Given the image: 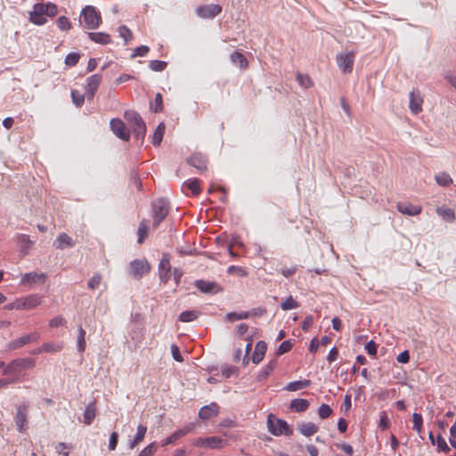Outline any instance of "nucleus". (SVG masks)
I'll return each instance as SVG.
<instances>
[{
	"label": "nucleus",
	"mask_w": 456,
	"mask_h": 456,
	"mask_svg": "<svg viewBox=\"0 0 456 456\" xmlns=\"http://www.w3.org/2000/svg\"><path fill=\"white\" fill-rule=\"evenodd\" d=\"M354 57V52L342 53L337 55L336 61L338 67L344 74L351 73L353 71Z\"/></svg>",
	"instance_id": "8"
},
{
	"label": "nucleus",
	"mask_w": 456,
	"mask_h": 456,
	"mask_svg": "<svg viewBox=\"0 0 456 456\" xmlns=\"http://www.w3.org/2000/svg\"><path fill=\"white\" fill-rule=\"evenodd\" d=\"M309 405H310V403H309L308 400L302 399V398H297V399H293L290 402L289 407L291 410L295 411L296 412H304L308 409Z\"/></svg>",
	"instance_id": "29"
},
{
	"label": "nucleus",
	"mask_w": 456,
	"mask_h": 456,
	"mask_svg": "<svg viewBox=\"0 0 456 456\" xmlns=\"http://www.w3.org/2000/svg\"><path fill=\"white\" fill-rule=\"evenodd\" d=\"M250 316L249 312H241V313H228L225 316L226 320L229 322H234L238 320H245Z\"/></svg>",
	"instance_id": "43"
},
{
	"label": "nucleus",
	"mask_w": 456,
	"mask_h": 456,
	"mask_svg": "<svg viewBox=\"0 0 456 456\" xmlns=\"http://www.w3.org/2000/svg\"><path fill=\"white\" fill-rule=\"evenodd\" d=\"M171 353H172L173 358L176 362H182L183 361V356L180 354L179 347L176 345L173 344L171 346Z\"/></svg>",
	"instance_id": "63"
},
{
	"label": "nucleus",
	"mask_w": 456,
	"mask_h": 456,
	"mask_svg": "<svg viewBox=\"0 0 456 456\" xmlns=\"http://www.w3.org/2000/svg\"><path fill=\"white\" fill-rule=\"evenodd\" d=\"M165 128L166 127H165L164 123H160L155 129V132H154V134L152 135V139H151V143L154 146H159L161 143L163 135L165 133Z\"/></svg>",
	"instance_id": "34"
},
{
	"label": "nucleus",
	"mask_w": 456,
	"mask_h": 456,
	"mask_svg": "<svg viewBox=\"0 0 456 456\" xmlns=\"http://www.w3.org/2000/svg\"><path fill=\"white\" fill-rule=\"evenodd\" d=\"M102 77L100 74H94L87 77L86 91L89 99H93L101 82Z\"/></svg>",
	"instance_id": "17"
},
{
	"label": "nucleus",
	"mask_w": 456,
	"mask_h": 456,
	"mask_svg": "<svg viewBox=\"0 0 456 456\" xmlns=\"http://www.w3.org/2000/svg\"><path fill=\"white\" fill-rule=\"evenodd\" d=\"M151 271V265L146 260L135 259L130 263L129 273L136 280H140Z\"/></svg>",
	"instance_id": "9"
},
{
	"label": "nucleus",
	"mask_w": 456,
	"mask_h": 456,
	"mask_svg": "<svg viewBox=\"0 0 456 456\" xmlns=\"http://www.w3.org/2000/svg\"><path fill=\"white\" fill-rule=\"evenodd\" d=\"M29 20L36 25L46 23L47 19L44 12L43 3H37L33 6V11L29 13Z\"/></svg>",
	"instance_id": "15"
},
{
	"label": "nucleus",
	"mask_w": 456,
	"mask_h": 456,
	"mask_svg": "<svg viewBox=\"0 0 456 456\" xmlns=\"http://www.w3.org/2000/svg\"><path fill=\"white\" fill-rule=\"evenodd\" d=\"M153 228H157L169 213V202L164 198H159L152 201Z\"/></svg>",
	"instance_id": "4"
},
{
	"label": "nucleus",
	"mask_w": 456,
	"mask_h": 456,
	"mask_svg": "<svg viewBox=\"0 0 456 456\" xmlns=\"http://www.w3.org/2000/svg\"><path fill=\"white\" fill-rule=\"evenodd\" d=\"M118 434L117 432H112L110 436L109 441V450L114 451L118 445Z\"/></svg>",
	"instance_id": "60"
},
{
	"label": "nucleus",
	"mask_w": 456,
	"mask_h": 456,
	"mask_svg": "<svg viewBox=\"0 0 456 456\" xmlns=\"http://www.w3.org/2000/svg\"><path fill=\"white\" fill-rule=\"evenodd\" d=\"M147 432V427L144 426V425H142L140 424L138 427H137V431H136V434L133 439V441L130 442L129 444V448L130 449H133L139 443H141L144 436H145V434Z\"/></svg>",
	"instance_id": "32"
},
{
	"label": "nucleus",
	"mask_w": 456,
	"mask_h": 456,
	"mask_svg": "<svg viewBox=\"0 0 456 456\" xmlns=\"http://www.w3.org/2000/svg\"><path fill=\"white\" fill-rule=\"evenodd\" d=\"M227 444V441L218 436L199 437L193 440L192 445L210 449H221Z\"/></svg>",
	"instance_id": "7"
},
{
	"label": "nucleus",
	"mask_w": 456,
	"mask_h": 456,
	"mask_svg": "<svg viewBox=\"0 0 456 456\" xmlns=\"http://www.w3.org/2000/svg\"><path fill=\"white\" fill-rule=\"evenodd\" d=\"M167 66V63L163 61L153 60L149 63V68L153 71H163Z\"/></svg>",
	"instance_id": "49"
},
{
	"label": "nucleus",
	"mask_w": 456,
	"mask_h": 456,
	"mask_svg": "<svg viewBox=\"0 0 456 456\" xmlns=\"http://www.w3.org/2000/svg\"><path fill=\"white\" fill-rule=\"evenodd\" d=\"M377 348H378V346H377V344L373 340L369 341L365 345V350L371 356H376V354H377Z\"/></svg>",
	"instance_id": "62"
},
{
	"label": "nucleus",
	"mask_w": 456,
	"mask_h": 456,
	"mask_svg": "<svg viewBox=\"0 0 456 456\" xmlns=\"http://www.w3.org/2000/svg\"><path fill=\"white\" fill-rule=\"evenodd\" d=\"M88 37L90 40L100 45H108L110 43V37L109 34L104 32H88Z\"/></svg>",
	"instance_id": "27"
},
{
	"label": "nucleus",
	"mask_w": 456,
	"mask_h": 456,
	"mask_svg": "<svg viewBox=\"0 0 456 456\" xmlns=\"http://www.w3.org/2000/svg\"><path fill=\"white\" fill-rule=\"evenodd\" d=\"M436 442H437V449H438V451H441V452H443L444 453H448L451 451V449L448 446L447 443L445 442V440L440 435L437 436Z\"/></svg>",
	"instance_id": "57"
},
{
	"label": "nucleus",
	"mask_w": 456,
	"mask_h": 456,
	"mask_svg": "<svg viewBox=\"0 0 456 456\" xmlns=\"http://www.w3.org/2000/svg\"><path fill=\"white\" fill-rule=\"evenodd\" d=\"M267 426L269 432L273 436H291L293 434V429L285 420L275 419L273 414L268 415Z\"/></svg>",
	"instance_id": "5"
},
{
	"label": "nucleus",
	"mask_w": 456,
	"mask_h": 456,
	"mask_svg": "<svg viewBox=\"0 0 456 456\" xmlns=\"http://www.w3.org/2000/svg\"><path fill=\"white\" fill-rule=\"evenodd\" d=\"M26 309H33L41 303V299L37 295H30L23 298Z\"/></svg>",
	"instance_id": "40"
},
{
	"label": "nucleus",
	"mask_w": 456,
	"mask_h": 456,
	"mask_svg": "<svg viewBox=\"0 0 456 456\" xmlns=\"http://www.w3.org/2000/svg\"><path fill=\"white\" fill-rule=\"evenodd\" d=\"M156 451V443H151L149 445H147L143 450H142L138 456H152Z\"/></svg>",
	"instance_id": "56"
},
{
	"label": "nucleus",
	"mask_w": 456,
	"mask_h": 456,
	"mask_svg": "<svg viewBox=\"0 0 456 456\" xmlns=\"http://www.w3.org/2000/svg\"><path fill=\"white\" fill-rule=\"evenodd\" d=\"M182 190L183 191L189 190L193 196H197L201 191L200 181L197 178L189 179L183 183Z\"/></svg>",
	"instance_id": "25"
},
{
	"label": "nucleus",
	"mask_w": 456,
	"mask_h": 456,
	"mask_svg": "<svg viewBox=\"0 0 456 456\" xmlns=\"http://www.w3.org/2000/svg\"><path fill=\"white\" fill-rule=\"evenodd\" d=\"M397 210L407 216H417L421 213L422 208L419 205L405 204L399 202L397 204Z\"/></svg>",
	"instance_id": "22"
},
{
	"label": "nucleus",
	"mask_w": 456,
	"mask_h": 456,
	"mask_svg": "<svg viewBox=\"0 0 456 456\" xmlns=\"http://www.w3.org/2000/svg\"><path fill=\"white\" fill-rule=\"evenodd\" d=\"M436 183L441 186H447L452 183V179L447 173H439L436 175Z\"/></svg>",
	"instance_id": "45"
},
{
	"label": "nucleus",
	"mask_w": 456,
	"mask_h": 456,
	"mask_svg": "<svg viewBox=\"0 0 456 456\" xmlns=\"http://www.w3.org/2000/svg\"><path fill=\"white\" fill-rule=\"evenodd\" d=\"M423 99L419 93L411 91L410 93V104L409 108L413 114H418L422 111Z\"/></svg>",
	"instance_id": "19"
},
{
	"label": "nucleus",
	"mask_w": 456,
	"mask_h": 456,
	"mask_svg": "<svg viewBox=\"0 0 456 456\" xmlns=\"http://www.w3.org/2000/svg\"><path fill=\"white\" fill-rule=\"evenodd\" d=\"M413 429L419 434L422 432L423 419L421 414L414 412L412 414Z\"/></svg>",
	"instance_id": "47"
},
{
	"label": "nucleus",
	"mask_w": 456,
	"mask_h": 456,
	"mask_svg": "<svg viewBox=\"0 0 456 456\" xmlns=\"http://www.w3.org/2000/svg\"><path fill=\"white\" fill-rule=\"evenodd\" d=\"M124 117L132 128L134 137L137 140H143L146 134V125L141 115L135 110H130L125 111Z\"/></svg>",
	"instance_id": "1"
},
{
	"label": "nucleus",
	"mask_w": 456,
	"mask_h": 456,
	"mask_svg": "<svg viewBox=\"0 0 456 456\" xmlns=\"http://www.w3.org/2000/svg\"><path fill=\"white\" fill-rule=\"evenodd\" d=\"M230 58L232 62L235 65H238L241 69H246L248 67V60L242 53L239 52H233Z\"/></svg>",
	"instance_id": "30"
},
{
	"label": "nucleus",
	"mask_w": 456,
	"mask_h": 456,
	"mask_svg": "<svg viewBox=\"0 0 456 456\" xmlns=\"http://www.w3.org/2000/svg\"><path fill=\"white\" fill-rule=\"evenodd\" d=\"M16 241L23 255H27L34 245V241L31 240L27 234H18L16 236Z\"/></svg>",
	"instance_id": "21"
},
{
	"label": "nucleus",
	"mask_w": 456,
	"mask_h": 456,
	"mask_svg": "<svg viewBox=\"0 0 456 456\" xmlns=\"http://www.w3.org/2000/svg\"><path fill=\"white\" fill-rule=\"evenodd\" d=\"M63 348L62 343H44L41 346V350H44L45 353H57L60 352Z\"/></svg>",
	"instance_id": "38"
},
{
	"label": "nucleus",
	"mask_w": 456,
	"mask_h": 456,
	"mask_svg": "<svg viewBox=\"0 0 456 456\" xmlns=\"http://www.w3.org/2000/svg\"><path fill=\"white\" fill-rule=\"evenodd\" d=\"M82 20L86 29H96L102 22L100 12L93 5H86L82 9L80 23H82Z\"/></svg>",
	"instance_id": "3"
},
{
	"label": "nucleus",
	"mask_w": 456,
	"mask_h": 456,
	"mask_svg": "<svg viewBox=\"0 0 456 456\" xmlns=\"http://www.w3.org/2000/svg\"><path fill=\"white\" fill-rule=\"evenodd\" d=\"M310 384H311V381L309 379L292 381V382H289L286 386V390L297 391V390L308 387L310 386Z\"/></svg>",
	"instance_id": "35"
},
{
	"label": "nucleus",
	"mask_w": 456,
	"mask_h": 456,
	"mask_svg": "<svg viewBox=\"0 0 456 456\" xmlns=\"http://www.w3.org/2000/svg\"><path fill=\"white\" fill-rule=\"evenodd\" d=\"M86 330L82 328V327H79L78 329V334H77V350L78 352L80 353H83L86 349Z\"/></svg>",
	"instance_id": "44"
},
{
	"label": "nucleus",
	"mask_w": 456,
	"mask_h": 456,
	"mask_svg": "<svg viewBox=\"0 0 456 456\" xmlns=\"http://www.w3.org/2000/svg\"><path fill=\"white\" fill-rule=\"evenodd\" d=\"M45 280V273H26L23 276L22 282H24V283L44 282Z\"/></svg>",
	"instance_id": "33"
},
{
	"label": "nucleus",
	"mask_w": 456,
	"mask_h": 456,
	"mask_svg": "<svg viewBox=\"0 0 456 456\" xmlns=\"http://www.w3.org/2000/svg\"><path fill=\"white\" fill-rule=\"evenodd\" d=\"M171 265L168 254H163L159 264V277L162 283L167 284L171 278Z\"/></svg>",
	"instance_id": "12"
},
{
	"label": "nucleus",
	"mask_w": 456,
	"mask_h": 456,
	"mask_svg": "<svg viewBox=\"0 0 456 456\" xmlns=\"http://www.w3.org/2000/svg\"><path fill=\"white\" fill-rule=\"evenodd\" d=\"M222 12V6L219 4H206L199 6L196 9V13L202 19H213Z\"/></svg>",
	"instance_id": "13"
},
{
	"label": "nucleus",
	"mask_w": 456,
	"mask_h": 456,
	"mask_svg": "<svg viewBox=\"0 0 456 456\" xmlns=\"http://www.w3.org/2000/svg\"><path fill=\"white\" fill-rule=\"evenodd\" d=\"M148 230H149V226H148L147 221L145 219H143L139 224L138 230H137V234H138L137 242L139 244H142L144 240L147 238Z\"/></svg>",
	"instance_id": "36"
},
{
	"label": "nucleus",
	"mask_w": 456,
	"mask_h": 456,
	"mask_svg": "<svg viewBox=\"0 0 456 456\" xmlns=\"http://www.w3.org/2000/svg\"><path fill=\"white\" fill-rule=\"evenodd\" d=\"M450 435L449 442L453 448H456V421L450 428Z\"/></svg>",
	"instance_id": "64"
},
{
	"label": "nucleus",
	"mask_w": 456,
	"mask_h": 456,
	"mask_svg": "<svg viewBox=\"0 0 456 456\" xmlns=\"http://www.w3.org/2000/svg\"><path fill=\"white\" fill-rule=\"evenodd\" d=\"M29 405L28 403H22L16 407V413L14 415V422L17 430L20 433H24L28 429V414Z\"/></svg>",
	"instance_id": "6"
},
{
	"label": "nucleus",
	"mask_w": 456,
	"mask_h": 456,
	"mask_svg": "<svg viewBox=\"0 0 456 456\" xmlns=\"http://www.w3.org/2000/svg\"><path fill=\"white\" fill-rule=\"evenodd\" d=\"M299 306L298 302L293 298L292 296H289L284 301L281 303V308L284 311L296 309Z\"/></svg>",
	"instance_id": "41"
},
{
	"label": "nucleus",
	"mask_w": 456,
	"mask_h": 456,
	"mask_svg": "<svg viewBox=\"0 0 456 456\" xmlns=\"http://www.w3.org/2000/svg\"><path fill=\"white\" fill-rule=\"evenodd\" d=\"M110 129L113 134L119 139L128 142L130 139V132L126 129L125 123L119 118H112L110 120Z\"/></svg>",
	"instance_id": "11"
},
{
	"label": "nucleus",
	"mask_w": 456,
	"mask_h": 456,
	"mask_svg": "<svg viewBox=\"0 0 456 456\" xmlns=\"http://www.w3.org/2000/svg\"><path fill=\"white\" fill-rule=\"evenodd\" d=\"M219 412V406L216 403H211L200 408L199 411V418L202 420H207L217 416Z\"/></svg>",
	"instance_id": "18"
},
{
	"label": "nucleus",
	"mask_w": 456,
	"mask_h": 456,
	"mask_svg": "<svg viewBox=\"0 0 456 456\" xmlns=\"http://www.w3.org/2000/svg\"><path fill=\"white\" fill-rule=\"evenodd\" d=\"M102 281V276L99 273L94 274L89 281H88V288L91 289H95L99 287Z\"/></svg>",
	"instance_id": "58"
},
{
	"label": "nucleus",
	"mask_w": 456,
	"mask_h": 456,
	"mask_svg": "<svg viewBox=\"0 0 456 456\" xmlns=\"http://www.w3.org/2000/svg\"><path fill=\"white\" fill-rule=\"evenodd\" d=\"M277 365V360L276 359H273L271 360L263 369L262 370L258 373L257 377H256V379L258 381H262L264 379H265L272 372L273 370H274V368L276 367Z\"/></svg>",
	"instance_id": "31"
},
{
	"label": "nucleus",
	"mask_w": 456,
	"mask_h": 456,
	"mask_svg": "<svg viewBox=\"0 0 456 456\" xmlns=\"http://www.w3.org/2000/svg\"><path fill=\"white\" fill-rule=\"evenodd\" d=\"M151 110L159 113L163 110V98L160 93L155 95L154 102L151 104Z\"/></svg>",
	"instance_id": "46"
},
{
	"label": "nucleus",
	"mask_w": 456,
	"mask_h": 456,
	"mask_svg": "<svg viewBox=\"0 0 456 456\" xmlns=\"http://www.w3.org/2000/svg\"><path fill=\"white\" fill-rule=\"evenodd\" d=\"M200 315V313L195 310L183 311L180 314L178 319L183 322H189L196 320Z\"/></svg>",
	"instance_id": "37"
},
{
	"label": "nucleus",
	"mask_w": 456,
	"mask_h": 456,
	"mask_svg": "<svg viewBox=\"0 0 456 456\" xmlns=\"http://www.w3.org/2000/svg\"><path fill=\"white\" fill-rule=\"evenodd\" d=\"M150 51V48L146 45H141L134 49L132 58L136 56H145Z\"/></svg>",
	"instance_id": "59"
},
{
	"label": "nucleus",
	"mask_w": 456,
	"mask_h": 456,
	"mask_svg": "<svg viewBox=\"0 0 456 456\" xmlns=\"http://www.w3.org/2000/svg\"><path fill=\"white\" fill-rule=\"evenodd\" d=\"M436 213L447 222H452L455 219L454 211L451 208H437Z\"/></svg>",
	"instance_id": "39"
},
{
	"label": "nucleus",
	"mask_w": 456,
	"mask_h": 456,
	"mask_svg": "<svg viewBox=\"0 0 456 456\" xmlns=\"http://www.w3.org/2000/svg\"><path fill=\"white\" fill-rule=\"evenodd\" d=\"M35 366V361L31 358H20L12 360L7 365L4 364L3 368V375H11L15 377L14 381L18 376L25 370L31 369Z\"/></svg>",
	"instance_id": "2"
},
{
	"label": "nucleus",
	"mask_w": 456,
	"mask_h": 456,
	"mask_svg": "<svg viewBox=\"0 0 456 456\" xmlns=\"http://www.w3.org/2000/svg\"><path fill=\"white\" fill-rule=\"evenodd\" d=\"M57 27L61 30H69L71 28V22L66 16H60L57 19Z\"/></svg>",
	"instance_id": "51"
},
{
	"label": "nucleus",
	"mask_w": 456,
	"mask_h": 456,
	"mask_svg": "<svg viewBox=\"0 0 456 456\" xmlns=\"http://www.w3.org/2000/svg\"><path fill=\"white\" fill-rule=\"evenodd\" d=\"M333 411L330 405L322 403L318 409V415L322 419L329 418Z\"/></svg>",
	"instance_id": "50"
},
{
	"label": "nucleus",
	"mask_w": 456,
	"mask_h": 456,
	"mask_svg": "<svg viewBox=\"0 0 456 456\" xmlns=\"http://www.w3.org/2000/svg\"><path fill=\"white\" fill-rule=\"evenodd\" d=\"M71 97H72L73 103L77 107H81L84 104L85 95L80 94L78 91L72 90L71 91Z\"/></svg>",
	"instance_id": "53"
},
{
	"label": "nucleus",
	"mask_w": 456,
	"mask_h": 456,
	"mask_svg": "<svg viewBox=\"0 0 456 456\" xmlns=\"http://www.w3.org/2000/svg\"><path fill=\"white\" fill-rule=\"evenodd\" d=\"M267 350V345L265 341H258L256 345L253 355L252 362L256 364L259 363L265 357V354Z\"/></svg>",
	"instance_id": "24"
},
{
	"label": "nucleus",
	"mask_w": 456,
	"mask_h": 456,
	"mask_svg": "<svg viewBox=\"0 0 456 456\" xmlns=\"http://www.w3.org/2000/svg\"><path fill=\"white\" fill-rule=\"evenodd\" d=\"M297 81L298 82L301 87H304L305 89L310 88L314 86V83L308 75H305L299 72L297 74Z\"/></svg>",
	"instance_id": "42"
},
{
	"label": "nucleus",
	"mask_w": 456,
	"mask_h": 456,
	"mask_svg": "<svg viewBox=\"0 0 456 456\" xmlns=\"http://www.w3.org/2000/svg\"><path fill=\"white\" fill-rule=\"evenodd\" d=\"M188 164L203 173L208 169V159L201 153H194L187 159Z\"/></svg>",
	"instance_id": "16"
},
{
	"label": "nucleus",
	"mask_w": 456,
	"mask_h": 456,
	"mask_svg": "<svg viewBox=\"0 0 456 456\" xmlns=\"http://www.w3.org/2000/svg\"><path fill=\"white\" fill-rule=\"evenodd\" d=\"M118 33L119 36L124 38L126 44H127L128 41L132 38L131 30L125 25H122L118 28Z\"/></svg>",
	"instance_id": "55"
},
{
	"label": "nucleus",
	"mask_w": 456,
	"mask_h": 456,
	"mask_svg": "<svg viewBox=\"0 0 456 456\" xmlns=\"http://www.w3.org/2000/svg\"><path fill=\"white\" fill-rule=\"evenodd\" d=\"M53 246L58 249L72 248L75 246V241L67 233L61 232L57 236L55 241L53 242Z\"/></svg>",
	"instance_id": "20"
},
{
	"label": "nucleus",
	"mask_w": 456,
	"mask_h": 456,
	"mask_svg": "<svg viewBox=\"0 0 456 456\" xmlns=\"http://www.w3.org/2000/svg\"><path fill=\"white\" fill-rule=\"evenodd\" d=\"M227 273L230 274L237 273L241 277L247 275V272L240 266L231 265L228 267Z\"/></svg>",
	"instance_id": "61"
},
{
	"label": "nucleus",
	"mask_w": 456,
	"mask_h": 456,
	"mask_svg": "<svg viewBox=\"0 0 456 456\" xmlns=\"http://www.w3.org/2000/svg\"><path fill=\"white\" fill-rule=\"evenodd\" d=\"M298 431L305 436H311L316 434L319 430L317 425L313 422L301 423L297 426Z\"/></svg>",
	"instance_id": "26"
},
{
	"label": "nucleus",
	"mask_w": 456,
	"mask_h": 456,
	"mask_svg": "<svg viewBox=\"0 0 456 456\" xmlns=\"http://www.w3.org/2000/svg\"><path fill=\"white\" fill-rule=\"evenodd\" d=\"M95 416H96V407H95V403L93 402V403H90L89 404H87L85 409V411L83 414L84 423L86 425H91L92 422L94 421Z\"/></svg>",
	"instance_id": "28"
},
{
	"label": "nucleus",
	"mask_w": 456,
	"mask_h": 456,
	"mask_svg": "<svg viewBox=\"0 0 456 456\" xmlns=\"http://www.w3.org/2000/svg\"><path fill=\"white\" fill-rule=\"evenodd\" d=\"M194 286L202 293L215 295L222 292L224 289L220 284L216 281L197 280Z\"/></svg>",
	"instance_id": "10"
},
{
	"label": "nucleus",
	"mask_w": 456,
	"mask_h": 456,
	"mask_svg": "<svg viewBox=\"0 0 456 456\" xmlns=\"http://www.w3.org/2000/svg\"><path fill=\"white\" fill-rule=\"evenodd\" d=\"M293 344L290 340L283 341L278 347L276 354L281 355L285 353L289 352L292 349Z\"/></svg>",
	"instance_id": "54"
},
{
	"label": "nucleus",
	"mask_w": 456,
	"mask_h": 456,
	"mask_svg": "<svg viewBox=\"0 0 456 456\" xmlns=\"http://www.w3.org/2000/svg\"><path fill=\"white\" fill-rule=\"evenodd\" d=\"M43 9L44 12L48 17H54L58 13L57 5L53 3L43 4Z\"/></svg>",
	"instance_id": "48"
},
{
	"label": "nucleus",
	"mask_w": 456,
	"mask_h": 456,
	"mask_svg": "<svg viewBox=\"0 0 456 456\" xmlns=\"http://www.w3.org/2000/svg\"><path fill=\"white\" fill-rule=\"evenodd\" d=\"M192 429H193V425L189 424V425L183 427V428L176 430L175 432H174L171 436H169L165 440V442L162 445L164 446V445H167V444H171L175 443L179 438L189 434Z\"/></svg>",
	"instance_id": "23"
},
{
	"label": "nucleus",
	"mask_w": 456,
	"mask_h": 456,
	"mask_svg": "<svg viewBox=\"0 0 456 456\" xmlns=\"http://www.w3.org/2000/svg\"><path fill=\"white\" fill-rule=\"evenodd\" d=\"M40 338V334L38 332H33L28 335H25L23 337H20L17 339H14L11 341L8 344V349L9 350H15L17 348H20L27 344L36 342Z\"/></svg>",
	"instance_id": "14"
},
{
	"label": "nucleus",
	"mask_w": 456,
	"mask_h": 456,
	"mask_svg": "<svg viewBox=\"0 0 456 456\" xmlns=\"http://www.w3.org/2000/svg\"><path fill=\"white\" fill-rule=\"evenodd\" d=\"M80 59V54L77 53H69L65 57V64L69 67L77 65Z\"/></svg>",
	"instance_id": "52"
}]
</instances>
